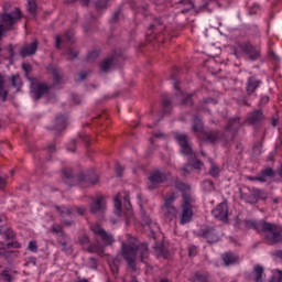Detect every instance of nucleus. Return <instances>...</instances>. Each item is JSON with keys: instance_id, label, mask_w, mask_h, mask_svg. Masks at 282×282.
Returning <instances> with one entry per match:
<instances>
[{"instance_id": "c03bdc74", "label": "nucleus", "mask_w": 282, "mask_h": 282, "mask_svg": "<svg viewBox=\"0 0 282 282\" xmlns=\"http://www.w3.org/2000/svg\"><path fill=\"white\" fill-rule=\"evenodd\" d=\"M55 210L59 213L61 217H69L73 214L72 208L66 206H55Z\"/></svg>"}, {"instance_id": "e433bc0d", "label": "nucleus", "mask_w": 282, "mask_h": 282, "mask_svg": "<svg viewBox=\"0 0 282 282\" xmlns=\"http://www.w3.org/2000/svg\"><path fill=\"white\" fill-rule=\"evenodd\" d=\"M175 140L180 148L191 143V138L188 137V134H184V133L176 134Z\"/></svg>"}, {"instance_id": "de8ad7c7", "label": "nucleus", "mask_w": 282, "mask_h": 282, "mask_svg": "<svg viewBox=\"0 0 282 282\" xmlns=\"http://www.w3.org/2000/svg\"><path fill=\"white\" fill-rule=\"evenodd\" d=\"M203 188H205L208 193L215 191V183L210 180H205L203 182Z\"/></svg>"}, {"instance_id": "f3484780", "label": "nucleus", "mask_w": 282, "mask_h": 282, "mask_svg": "<svg viewBox=\"0 0 282 282\" xmlns=\"http://www.w3.org/2000/svg\"><path fill=\"white\" fill-rule=\"evenodd\" d=\"M106 208H107V203L105 202V196L97 197L90 204V213H91V215H98L100 213H105Z\"/></svg>"}, {"instance_id": "4468645a", "label": "nucleus", "mask_w": 282, "mask_h": 282, "mask_svg": "<svg viewBox=\"0 0 282 282\" xmlns=\"http://www.w3.org/2000/svg\"><path fill=\"white\" fill-rule=\"evenodd\" d=\"M262 84L263 82L257 75L248 77L245 87L247 96L256 94L257 89H259Z\"/></svg>"}, {"instance_id": "37998d69", "label": "nucleus", "mask_w": 282, "mask_h": 282, "mask_svg": "<svg viewBox=\"0 0 282 282\" xmlns=\"http://www.w3.org/2000/svg\"><path fill=\"white\" fill-rule=\"evenodd\" d=\"M79 246H82L84 252H85V248H88L89 243H90V239L87 236V234H83L78 237L77 239Z\"/></svg>"}, {"instance_id": "c756f323", "label": "nucleus", "mask_w": 282, "mask_h": 282, "mask_svg": "<svg viewBox=\"0 0 282 282\" xmlns=\"http://www.w3.org/2000/svg\"><path fill=\"white\" fill-rule=\"evenodd\" d=\"M260 178L259 182L263 183V182H268V177H274V170L272 167H267L264 170H262L260 173Z\"/></svg>"}, {"instance_id": "f03ea898", "label": "nucleus", "mask_w": 282, "mask_h": 282, "mask_svg": "<svg viewBox=\"0 0 282 282\" xmlns=\"http://www.w3.org/2000/svg\"><path fill=\"white\" fill-rule=\"evenodd\" d=\"M177 195L175 192L169 193L164 198V204L161 207L165 221H173L177 219V207H175V200Z\"/></svg>"}, {"instance_id": "6ab92c4d", "label": "nucleus", "mask_w": 282, "mask_h": 282, "mask_svg": "<svg viewBox=\"0 0 282 282\" xmlns=\"http://www.w3.org/2000/svg\"><path fill=\"white\" fill-rule=\"evenodd\" d=\"M37 50H39V41L34 40L32 43L25 44L20 50V55L22 56V58H28V56H34Z\"/></svg>"}, {"instance_id": "13d9d810", "label": "nucleus", "mask_w": 282, "mask_h": 282, "mask_svg": "<svg viewBox=\"0 0 282 282\" xmlns=\"http://www.w3.org/2000/svg\"><path fill=\"white\" fill-rule=\"evenodd\" d=\"M28 250H30V252H39V246L36 245V241L31 240L29 242Z\"/></svg>"}, {"instance_id": "a878e982", "label": "nucleus", "mask_w": 282, "mask_h": 282, "mask_svg": "<svg viewBox=\"0 0 282 282\" xmlns=\"http://www.w3.org/2000/svg\"><path fill=\"white\" fill-rule=\"evenodd\" d=\"M192 131L193 133H198V135H202L206 131L204 130V121L197 115L192 120Z\"/></svg>"}, {"instance_id": "4d7b16f0", "label": "nucleus", "mask_w": 282, "mask_h": 282, "mask_svg": "<svg viewBox=\"0 0 282 282\" xmlns=\"http://www.w3.org/2000/svg\"><path fill=\"white\" fill-rule=\"evenodd\" d=\"M189 166H192L193 169H195L196 171L202 169V166H204V162L199 161L198 159H195Z\"/></svg>"}, {"instance_id": "473e14b6", "label": "nucleus", "mask_w": 282, "mask_h": 282, "mask_svg": "<svg viewBox=\"0 0 282 282\" xmlns=\"http://www.w3.org/2000/svg\"><path fill=\"white\" fill-rule=\"evenodd\" d=\"M195 96L196 93L184 95L183 98L181 99V105H183L184 107H193V105H195V101L193 100Z\"/></svg>"}, {"instance_id": "603ef678", "label": "nucleus", "mask_w": 282, "mask_h": 282, "mask_svg": "<svg viewBox=\"0 0 282 282\" xmlns=\"http://www.w3.org/2000/svg\"><path fill=\"white\" fill-rule=\"evenodd\" d=\"M108 3H109V0H97L96 8L97 10H105L107 9Z\"/></svg>"}, {"instance_id": "0eeeda50", "label": "nucleus", "mask_w": 282, "mask_h": 282, "mask_svg": "<svg viewBox=\"0 0 282 282\" xmlns=\"http://www.w3.org/2000/svg\"><path fill=\"white\" fill-rule=\"evenodd\" d=\"M21 248L19 242H8L6 247L0 248V257L4 259L7 263L12 264L17 259H19V250H10V248Z\"/></svg>"}, {"instance_id": "4c0bfd02", "label": "nucleus", "mask_w": 282, "mask_h": 282, "mask_svg": "<svg viewBox=\"0 0 282 282\" xmlns=\"http://www.w3.org/2000/svg\"><path fill=\"white\" fill-rule=\"evenodd\" d=\"M11 86L17 89V91H21V87L23 86V80L20 75H13L10 77Z\"/></svg>"}, {"instance_id": "58836bf2", "label": "nucleus", "mask_w": 282, "mask_h": 282, "mask_svg": "<svg viewBox=\"0 0 282 282\" xmlns=\"http://www.w3.org/2000/svg\"><path fill=\"white\" fill-rule=\"evenodd\" d=\"M193 196L188 193H183V203L181 205V208H193Z\"/></svg>"}, {"instance_id": "c85d7f7f", "label": "nucleus", "mask_w": 282, "mask_h": 282, "mask_svg": "<svg viewBox=\"0 0 282 282\" xmlns=\"http://www.w3.org/2000/svg\"><path fill=\"white\" fill-rule=\"evenodd\" d=\"M85 252H89L90 254H98L101 257V254H105V246L100 243H89L87 248H85Z\"/></svg>"}, {"instance_id": "4be33fe9", "label": "nucleus", "mask_w": 282, "mask_h": 282, "mask_svg": "<svg viewBox=\"0 0 282 282\" xmlns=\"http://www.w3.org/2000/svg\"><path fill=\"white\" fill-rule=\"evenodd\" d=\"M137 256H139V259L141 263H144L147 259H149V245L147 242H142L140 245H135Z\"/></svg>"}, {"instance_id": "5701e85b", "label": "nucleus", "mask_w": 282, "mask_h": 282, "mask_svg": "<svg viewBox=\"0 0 282 282\" xmlns=\"http://www.w3.org/2000/svg\"><path fill=\"white\" fill-rule=\"evenodd\" d=\"M182 212L180 214V224L182 226L191 224L193 221V208L191 207H181Z\"/></svg>"}, {"instance_id": "1a4fd4ad", "label": "nucleus", "mask_w": 282, "mask_h": 282, "mask_svg": "<svg viewBox=\"0 0 282 282\" xmlns=\"http://www.w3.org/2000/svg\"><path fill=\"white\" fill-rule=\"evenodd\" d=\"M149 183H148V189L149 191H156L164 182H166L167 176L165 172H162L160 170H155L148 176Z\"/></svg>"}, {"instance_id": "2eb2a0df", "label": "nucleus", "mask_w": 282, "mask_h": 282, "mask_svg": "<svg viewBox=\"0 0 282 282\" xmlns=\"http://www.w3.org/2000/svg\"><path fill=\"white\" fill-rule=\"evenodd\" d=\"M241 129V118L236 117L228 120L225 127V137L227 133H231L230 140H235V134Z\"/></svg>"}, {"instance_id": "8fccbe9b", "label": "nucleus", "mask_w": 282, "mask_h": 282, "mask_svg": "<svg viewBox=\"0 0 282 282\" xmlns=\"http://www.w3.org/2000/svg\"><path fill=\"white\" fill-rule=\"evenodd\" d=\"M98 56H100V51H91L87 55V61H89L90 63H94V61H96V58H98Z\"/></svg>"}, {"instance_id": "f8f14e48", "label": "nucleus", "mask_w": 282, "mask_h": 282, "mask_svg": "<svg viewBox=\"0 0 282 282\" xmlns=\"http://www.w3.org/2000/svg\"><path fill=\"white\" fill-rule=\"evenodd\" d=\"M77 182L82 184V186L87 187V186H94L95 184H98L100 182V176L96 174V172L90 171L88 173H79L77 176Z\"/></svg>"}, {"instance_id": "20e7f679", "label": "nucleus", "mask_w": 282, "mask_h": 282, "mask_svg": "<svg viewBox=\"0 0 282 282\" xmlns=\"http://www.w3.org/2000/svg\"><path fill=\"white\" fill-rule=\"evenodd\" d=\"M198 237L205 239L207 243H218L221 241V237H224V232L213 226H203L198 232Z\"/></svg>"}, {"instance_id": "f257e3e1", "label": "nucleus", "mask_w": 282, "mask_h": 282, "mask_svg": "<svg viewBox=\"0 0 282 282\" xmlns=\"http://www.w3.org/2000/svg\"><path fill=\"white\" fill-rule=\"evenodd\" d=\"M243 224L248 230H256L258 235H261L263 241H265L268 246L282 243V227L280 225L268 223L263 219L245 220Z\"/></svg>"}, {"instance_id": "bf43d9fd", "label": "nucleus", "mask_w": 282, "mask_h": 282, "mask_svg": "<svg viewBox=\"0 0 282 282\" xmlns=\"http://www.w3.org/2000/svg\"><path fill=\"white\" fill-rule=\"evenodd\" d=\"M120 256H116L115 258H111L108 260V263H111L112 265H117V268H120Z\"/></svg>"}, {"instance_id": "ea45409f", "label": "nucleus", "mask_w": 282, "mask_h": 282, "mask_svg": "<svg viewBox=\"0 0 282 282\" xmlns=\"http://www.w3.org/2000/svg\"><path fill=\"white\" fill-rule=\"evenodd\" d=\"M209 164H210V169H209V175H212V177H219V165L216 164L215 161L209 160Z\"/></svg>"}, {"instance_id": "423d86ee", "label": "nucleus", "mask_w": 282, "mask_h": 282, "mask_svg": "<svg viewBox=\"0 0 282 282\" xmlns=\"http://www.w3.org/2000/svg\"><path fill=\"white\" fill-rule=\"evenodd\" d=\"M21 19V9L17 8L11 13H4L1 15V21L3 24H0V39L3 36L6 30H12V25L17 24V21Z\"/></svg>"}, {"instance_id": "aec40b11", "label": "nucleus", "mask_w": 282, "mask_h": 282, "mask_svg": "<svg viewBox=\"0 0 282 282\" xmlns=\"http://www.w3.org/2000/svg\"><path fill=\"white\" fill-rule=\"evenodd\" d=\"M57 243L61 246V250L62 252H65V254L74 253V246L72 245L68 235L61 236V238L57 240Z\"/></svg>"}, {"instance_id": "a211bd4d", "label": "nucleus", "mask_w": 282, "mask_h": 282, "mask_svg": "<svg viewBox=\"0 0 282 282\" xmlns=\"http://www.w3.org/2000/svg\"><path fill=\"white\" fill-rule=\"evenodd\" d=\"M263 120H265V116H263V110H253L248 113L246 123L254 126L263 122Z\"/></svg>"}, {"instance_id": "a18cd8bd", "label": "nucleus", "mask_w": 282, "mask_h": 282, "mask_svg": "<svg viewBox=\"0 0 282 282\" xmlns=\"http://www.w3.org/2000/svg\"><path fill=\"white\" fill-rule=\"evenodd\" d=\"M181 153L182 155H195V152H193V143H187L185 145H182L181 147Z\"/></svg>"}, {"instance_id": "393cba45", "label": "nucleus", "mask_w": 282, "mask_h": 282, "mask_svg": "<svg viewBox=\"0 0 282 282\" xmlns=\"http://www.w3.org/2000/svg\"><path fill=\"white\" fill-rule=\"evenodd\" d=\"M47 72L48 74H52L54 85H61V82L63 80V72L61 70V68L54 65H48Z\"/></svg>"}, {"instance_id": "e2e57ef3", "label": "nucleus", "mask_w": 282, "mask_h": 282, "mask_svg": "<svg viewBox=\"0 0 282 282\" xmlns=\"http://www.w3.org/2000/svg\"><path fill=\"white\" fill-rule=\"evenodd\" d=\"M116 173L117 177H122V173H124V167L120 163H117Z\"/></svg>"}, {"instance_id": "ddd939ff", "label": "nucleus", "mask_w": 282, "mask_h": 282, "mask_svg": "<svg viewBox=\"0 0 282 282\" xmlns=\"http://www.w3.org/2000/svg\"><path fill=\"white\" fill-rule=\"evenodd\" d=\"M212 215H213V217H215V219H218V221L228 224V203L223 202V203L218 204L217 207H215L212 210Z\"/></svg>"}, {"instance_id": "69168bd1", "label": "nucleus", "mask_w": 282, "mask_h": 282, "mask_svg": "<svg viewBox=\"0 0 282 282\" xmlns=\"http://www.w3.org/2000/svg\"><path fill=\"white\" fill-rule=\"evenodd\" d=\"M271 282H282V273L279 272L278 274L272 275Z\"/></svg>"}, {"instance_id": "412c9836", "label": "nucleus", "mask_w": 282, "mask_h": 282, "mask_svg": "<svg viewBox=\"0 0 282 282\" xmlns=\"http://www.w3.org/2000/svg\"><path fill=\"white\" fill-rule=\"evenodd\" d=\"M221 261L224 265L228 268V265H235V263H239V257L232 251H227L221 254Z\"/></svg>"}, {"instance_id": "7c9ffc66", "label": "nucleus", "mask_w": 282, "mask_h": 282, "mask_svg": "<svg viewBox=\"0 0 282 282\" xmlns=\"http://www.w3.org/2000/svg\"><path fill=\"white\" fill-rule=\"evenodd\" d=\"M212 102H214V105H217V101L210 97L203 99L198 102L197 111H208L207 107L208 105H212Z\"/></svg>"}, {"instance_id": "864d4df0", "label": "nucleus", "mask_w": 282, "mask_h": 282, "mask_svg": "<svg viewBox=\"0 0 282 282\" xmlns=\"http://www.w3.org/2000/svg\"><path fill=\"white\" fill-rule=\"evenodd\" d=\"M154 250H155L158 257H164V254H166V249H164V246H162V245L154 246Z\"/></svg>"}, {"instance_id": "9b49d317", "label": "nucleus", "mask_w": 282, "mask_h": 282, "mask_svg": "<svg viewBox=\"0 0 282 282\" xmlns=\"http://www.w3.org/2000/svg\"><path fill=\"white\" fill-rule=\"evenodd\" d=\"M238 46L249 56L250 61H259L261 58V48L252 45L250 42H242Z\"/></svg>"}, {"instance_id": "052dcab7", "label": "nucleus", "mask_w": 282, "mask_h": 282, "mask_svg": "<svg viewBox=\"0 0 282 282\" xmlns=\"http://www.w3.org/2000/svg\"><path fill=\"white\" fill-rule=\"evenodd\" d=\"M88 265L93 270H96L98 268V260H96V258H89L88 259Z\"/></svg>"}, {"instance_id": "3c124183", "label": "nucleus", "mask_w": 282, "mask_h": 282, "mask_svg": "<svg viewBox=\"0 0 282 282\" xmlns=\"http://www.w3.org/2000/svg\"><path fill=\"white\" fill-rule=\"evenodd\" d=\"M62 173H63V177H65V180H72V177H74V172L69 167L63 169Z\"/></svg>"}, {"instance_id": "c9c22d12", "label": "nucleus", "mask_w": 282, "mask_h": 282, "mask_svg": "<svg viewBox=\"0 0 282 282\" xmlns=\"http://www.w3.org/2000/svg\"><path fill=\"white\" fill-rule=\"evenodd\" d=\"M51 232L53 234V235H57V237H56V239L58 240V239H61V237H66L67 236V234L65 232V230H63V227L61 226V225H58V224H54V225H52V227H51Z\"/></svg>"}, {"instance_id": "7ed1b4c3", "label": "nucleus", "mask_w": 282, "mask_h": 282, "mask_svg": "<svg viewBox=\"0 0 282 282\" xmlns=\"http://www.w3.org/2000/svg\"><path fill=\"white\" fill-rule=\"evenodd\" d=\"M198 140L204 144H217L218 142H228L230 139L226 138V133L217 129H207L198 134Z\"/></svg>"}, {"instance_id": "5fc2aeb1", "label": "nucleus", "mask_w": 282, "mask_h": 282, "mask_svg": "<svg viewBox=\"0 0 282 282\" xmlns=\"http://www.w3.org/2000/svg\"><path fill=\"white\" fill-rule=\"evenodd\" d=\"M74 58H78V52L73 48H68L67 51V61H74Z\"/></svg>"}, {"instance_id": "dca6fc26", "label": "nucleus", "mask_w": 282, "mask_h": 282, "mask_svg": "<svg viewBox=\"0 0 282 282\" xmlns=\"http://www.w3.org/2000/svg\"><path fill=\"white\" fill-rule=\"evenodd\" d=\"M239 194L241 199L247 202L248 204H257L261 197V191L258 188L249 189V193L243 192V189H239Z\"/></svg>"}, {"instance_id": "72a5a7b5", "label": "nucleus", "mask_w": 282, "mask_h": 282, "mask_svg": "<svg viewBox=\"0 0 282 282\" xmlns=\"http://www.w3.org/2000/svg\"><path fill=\"white\" fill-rule=\"evenodd\" d=\"M171 105H173V100L169 95H163L162 96V107L164 113H171Z\"/></svg>"}, {"instance_id": "39448f33", "label": "nucleus", "mask_w": 282, "mask_h": 282, "mask_svg": "<svg viewBox=\"0 0 282 282\" xmlns=\"http://www.w3.org/2000/svg\"><path fill=\"white\" fill-rule=\"evenodd\" d=\"M121 254L124 261L128 263V268L130 269V272H135L138 270L135 267V259L138 258L135 245L122 243Z\"/></svg>"}, {"instance_id": "2f4dec72", "label": "nucleus", "mask_w": 282, "mask_h": 282, "mask_svg": "<svg viewBox=\"0 0 282 282\" xmlns=\"http://www.w3.org/2000/svg\"><path fill=\"white\" fill-rule=\"evenodd\" d=\"M0 235L7 239V241H10L11 239H14V231L10 227L0 226Z\"/></svg>"}, {"instance_id": "6e6552de", "label": "nucleus", "mask_w": 282, "mask_h": 282, "mask_svg": "<svg viewBox=\"0 0 282 282\" xmlns=\"http://www.w3.org/2000/svg\"><path fill=\"white\" fill-rule=\"evenodd\" d=\"M90 230L94 232L95 237H99V239H101L104 246H113V243H116L113 235L107 232V230H105V228L99 224L91 225Z\"/></svg>"}, {"instance_id": "49530a36", "label": "nucleus", "mask_w": 282, "mask_h": 282, "mask_svg": "<svg viewBox=\"0 0 282 282\" xmlns=\"http://www.w3.org/2000/svg\"><path fill=\"white\" fill-rule=\"evenodd\" d=\"M67 121V118H65V116L63 115H58L55 118V122H56V129H65V122Z\"/></svg>"}, {"instance_id": "b1692460", "label": "nucleus", "mask_w": 282, "mask_h": 282, "mask_svg": "<svg viewBox=\"0 0 282 282\" xmlns=\"http://www.w3.org/2000/svg\"><path fill=\"white\" fill-rule=\"evenodd\" d=\"M54 86H47V84H37L34 91H33V96L35 98V100H41V98H43V96H45V94H47L50 91V89H52Z\"/></svg>"}, {"instance_id": "774afa93", "label": "nucleus", "mask_w": 282, "mask_h": 282, "mask_svg": "<svg viewBox=\"0 0 282 282\" xmlns=\"http://www.w3.org/2000/svg\"><path fill=\"white\" fill-rule=\"evenodd\" d=\"M22 69H23V72H25V74H30V72H32V65L23 63Z\"/></svg>"}, {"instance_id": "a19ab883", "label": "nucleus", "mask_w": 282, "mask_h": 282, "mask_svg": "<svg viewBox=\"0 0 282 282\" xmlns=\"http://www.w3.org/2000/svg\"><path fill=\"white\" fill-rule=\"evenodd\" d=\"M0 281L1 282H12L14 281V276L10 273V270L4 269L0 272Z\"/></svg>"}, {"instance_id": "6e6d98bb", "label": "nucleus", "mask_w": 282, "mask_h": 282, "mask_svg": "<svg viewBox=\"0 0 282 282\" xmlns=\"http://www.w3.org/2000/svg\"><path fill=\"white\" fill-rule=\"evenodd\" d=\"M143 224H144V226H148V228H150V230H153V227L155 226V223L151 221L149 216H143Z\"/></svg>"}, {"instance_id": "0e129e2a", "label": "nucleus", "mask_w": 282, "mask_h": 282, "mask_svg": "<svg viewBox=\"0 0 282 282\" xmlns=\"http://www.w3.org/2000/svg\"><path fill=\"white\" fill-rule=\"evenodd\" d=\"M87 76H89V73L87 72H82L78 74V78H77V82L78 83H83V80H86L87 79Z\"/></svg>"}, {"instance_id": "338daca9", "label": "nucleus", "mask_w": 282, "mask_h": 282, "mask_svg": "<svg viewBox=\"0 0 282 282\" xmlns=\"http://www.w3.org/2000/svg\"><path fill=\"white\" fill-rule=\"evenodd\" d=\"M67 149L72 151V153H76V140L70 141Z\"/></svg>"}, {"instance_id": "bb28decb", "label": "nucleus", "mask_w": 282, "mask_h": 282, "mask_svg": "<svg viewBox=\"0 0 282 282\" xmlns=\"http://www.w3.org/2000/svg\"><path fill=\"white\" fill-rule=\"evenodd\" d=\"M67 41L68 43H74V32L73 31H66L64 34V37H61V35L55 36V47L57 50H61V43H65Z\"/></svg>"}, {"instance_id": "79ce46f5", "label": "nucleus", "mask_w": 282, "mask_h": 282, "mask_svg": "<svg viewBox=\"0 0 282 282\" xmlns=\"http://www.w3.org/2000/svg\"><path fill=\"white\" fill-rule=\"evenodd\" d=\"M253 274L256 275V279H254L256 282H262L263 281V267L257 264L253 268Z\"/></svg>"}, {"instance_id": "09e8293b", "label": "nucleus", "mask_w": 282, "mask_h": 282, "mask_svg": "<svg viewBox=\"0 0 282 282\" xmlns=\"http://www.w3.org/2000/svg\"><path fill=\"white\" fill-rule=\"evenodd\" d=\"M36 0H29L28 1V10L30 14H36Z\"/></svg>"}, {"instance_id": "9d476101", "label": "nucleus", "mask_w": 282, "mask_h": 282, "mask_svg": "<svg viewBox=\"0 0 282 282\" xmlns=\"http://www.w3.org/2000/svg\"><path fill=\"white\" fill-rule=\"evenodd\" d=\"M122 61H124V55H122L121 53H113L100 63L99 69L100 72H102V74H107L109 69L113 67V65H120Z\"/></svg>"}, {"instance_id": "f704fd0d", "label": "nucleus", "mask_w": 282, "mask_h": 282, "mask_svg": "<svg viewBox=\"0 0 282 282\" xmlns=\"http://www.w3.org/2000/svg\"><path fill=\"white\" fill-rule=\"evenodd\" d=\"M0 98L2 102H6L8 100V90H6V79L0 73Z\"/></svg>"}, {"instance_id": "680f3d73", "label": "nucleus", "mask_w": 282, "mask_h": 282, "mask_svg": "<svg viewBox=\"0 0 282 282\" xmlns=\"http://www.w3.org/2000/svg\"><path fill=\"white\" fill-rule=\"evenodd\" d=\"M109 268L113 274V276L118 275V272H120V267L112 264L111 262H108Z\"/></svg>"}, {"instance_id": "cd10ccee", "label": "nucleus", "mask_w": 282, "mask_h": 282, "mask_svg": "<svg viewBox=\"0 0 282 282\" xmlns=\"http://www.w3.org/2000/svg\"><path fill=\"white\" fill-rule=\"evenodd\" d=\"M165 25L164 22L162 21V19H154L153 23L149 26L148 32H153L154 34H160L162 32H164L165 30Z\"/></svg>"}]
</instances>
